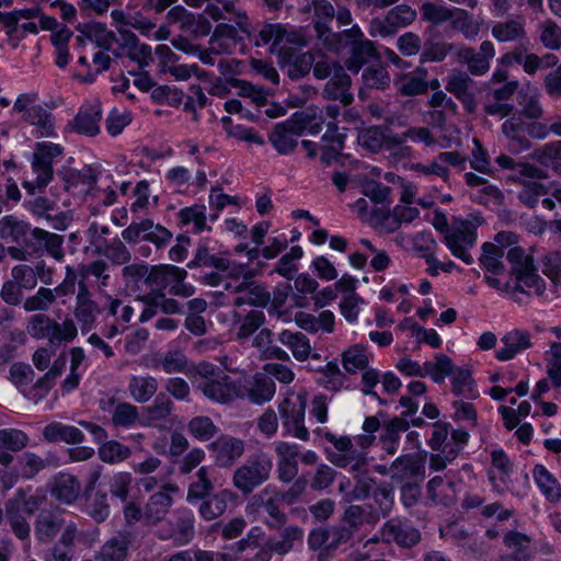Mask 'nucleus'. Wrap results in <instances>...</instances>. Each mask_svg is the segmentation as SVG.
Wrapping results in <instances>:
<instances>
[{
	"instance_id": "53",
	"label": "nucleus",
	"mask_w": 561,
	"mask_h": 561,
	"mask_svg": "<svg viewBox=\"0 0 561 561\" xmlns=\"http://www.w3.org/2000/svg\"><path fill=\"white\" fill-rule=\"evenodd\" d=\"M252 344L262 352L265 358H275L283 362L290 359L285 350L273 344V332L270 329H262L253 339Z\"/></svg>"
},
{
	"instance_id": "32",
	"label": "nucleus",
	"mask_w": 561,
	"mask_h": 561,
	"mask_svg": "<svg viewBox=\"0 0 561 561\" xmlns=\"http://www.w3.org/2000/svg\"><path fill=\"white\" fill-rule=\"evenodd\" d=\"M503 542L512 553L501 558V561H531L534 553L530 549L531 538L520 531L511 530L504 535Z\"/></svg>"
},
{
	"instance_id": "35",
	"label": "nucleus",
	"mask_w": 561,
	"mask_h": 561,
	"mask_svg": "<svg viewBox=\"0 0 561 561\" xmlns=\"http://www.w3.org/2000/svg\"><path fill=\"white\" fill-rule=\"evenodd\" d=\"M34 127V135L37 138H49L55 136V118L54 115L42 105H31L24 118Z\"/></svg>"
},
{
	"instance_id": "2",
	"label": "nucleus",
	"mask_w": 561,
	"mask_h": 561,
	"mask_svg": "<svg viewBox=\"0 0 561 561\" xmlns=\"http://www.w3.org/2000/svg\"><path fill=\"white\" fill-rule=\"evenodd\" d=\"M332 43L336 49H328L331 53L340 54L344 49H348L350 55L345 60V66L354 73H357L371 60L379 58L375 44L365 37L357 24L339 32V36Z\"/></svg>"
},
{
	"instance_id": "18",
	"label": "nucleus",
	"mask_w": 561,
	"mask_h": 561,
	"mask_svg": "<svg viewBox=\"0 0 561 561\" xmlns=\"http://www.w3.org/2000/svg\"><path fill=\"white\" fill-rule=\"evenodd\" d=\"M305 131V125L288 119L275 125L268 135V140L279 154L291 153L298 142L297 138Z\"/></svg>"
},
{
	"instance_id": "21",
	"label": "nucleus",
	"mask_w": 561,
	"mask_h": 561,
	"mask_svg": "<svg viewBox=\"0 0 561 561\" xmlns=\"http://www.w3.org/2000/svg\"><path fill=\"white\" fill-rule=\"evenodd\" d=\"M198 390L211 401L228 403L239 396L234 381L225 373L211 380H199Z\"/></svg>"
},
{
	"instance_id": "27",
	"label": "nucleus",
	"mask_w": 561,
	"mask_h": 561,
	"mask_svg": "<svg viewBox=\"0 0 561 561\" xmlns=\"http://www.w3.org/2000/svg\"><path fill=\"white\" fill-rule=\"evenodd\" d=\"M65 519L57 510H43L34 524L35 537L41 543L51 542L64 528Z\"/></svg>"
},
{
	"instance_id": "19",
	"label": "nucleus",
	"mask_w": 561,
	"mask_h": 561,
	"mask_svg": "<svg viewBox=\"0 0 561 561\" xmlns=\"http://www.w3.org/2000/svg\"><path fill=\"white\" fill-rule=\"evenodd\" d=\"M516 236L512 232H499L495 236V241L499 243L485 242L482 244V253L479 257L480 265L489 273L499 275L505 270L502 257L505 255V248L503 242L513 243Z\"/></svg>"
},
{
	"instance_id": "23",
	"label": "nucleus",
	"mask_w": 561,
	"mask_h": 561,
	"mask_svg": "<svg viewBox=\"0 0 561 561\" xmlns=\"http://www.w3.org/2000/svg\"><path fill=\"white\" fill-rule=\"evenodd\" d=\"M102 312V308L92 298V294L87 285L78 287L76 297L75 318L81 325L82 332L92 330L98 316Z\"/></svg>"
},
{
	"instance_id": "43",
	"label": "nucleus",
	"mask_w": 561,
	"mask_h": 561,
	"mask_svg": "<svg viewBox=\"0 0 561 561\" xmlns=\"http://www.w3.org/2000/svg\"><path fill=\"white\" fill-rule=\"evenodd\" d=\"M194 523V514L190 510L181 508L176 512L175 522L172 523L173 543L175 546H185L193 540L195 535Z\"/></svg>"
},
{
	"instance_id": "40",
	"label": "nucleus",
	"mask_w": 561,
	"mask_h": 561,
	"mask_svg": "<svg viewBox=\"0 0 561 561\" xmlns=\"http://www.w3.org/2000/svg\"><path fill=\"white\" fill-rule=\"evenodd\" d=\"M503 347L497 350L499 360H510L519 352L530 347V335L527 331L513 330L502 337Z\"/></svg>"
},
{
	"instance_id": "20",
	"label": "nucleus",
	"mask_w": 561,
	"mask_h": 561,
	"mask_svg": "<svg viewBox=\"0 0 561 561\" xmlns=\"http://www.w3.org/2000/svg\"><path fill=\"white\" fill-rule=\"evenodd\" d=\"M473 83L468 72L458 69H453L446 79L445 89L462 103L468 113L477 110L476 96L471 91Z\"/></svg>"
},
{
	"instance_id": "64",
	"label": "nucleus",
	"mask_w": 561,
	"mask_h": 561,
	"mask_svg": "<svg viewBox=\"0 0 561 561\" xmlns=\"http://www.w3.org/2000/svg\"><path fill=\"white\" fill-rule=\"evenodd\" d=\"M538 161L561 175V140L546 144L536 152Z\"/></svg>"
},
{
	"instance_id": "15",
	"label": "nucleus",
	"mask_w": 561,
	"mask_h": 561,
	"mask_svg": "<svg viewBox=\"0 0 561 561\" xmlns=\"http://www.w3.org/2000/svg\"><path fill=\"white\" fill-rule=\"evenodd\" d=\"M382 540L401 548H412L421 540L420 530L407 519L392 518L381 528Z\"/></svg>"
},
{
	"instance_id": "11",
	"label": "nucleus",
	"mask_w": 561,
	"mask_h": 561,
	"mask_svg": "<svg viewBox=\"0 0 561 561\" xmlns=\"http://www.w3.org/2000/svg\"><path fill=\"white\" fill-rule=\"evenodd\" d=\"M477 238L476 228L469 222H461L459 226L451 228V231H447L444 242L454 256L470 265L473 263V257L468 253V250L474 247Z\"/></svg>"
},
{
	"instance_id": "17",
	"label": "nucleus",
	"mask_w": 561,
	"mask_h": 561,
	"mask_svg": "<svg viewBox=\"0 0 561 561\" xmlns=\"http://www.w3.org/2000/svg\"><path fill=\"white\" fill-rule=\"evenodd\" d=\"M136 531L122 529L106 540L95 556L96 561H126L129 548L136 541Z\"/></svg>"
},
{
	"instance_id": "39",
	"label": "nucleus",
	"mask_w": 561,
	"mask_h": 561,
	"mask_svg": "<svg viewBox=\"0 0 561 561\" xmlns=\"http://www.w3.org/2000/svg\"><path fill=\"white\" fill-rule=\"evenodd\" d=\"M428 499L436 505L450 506L456 501V484L443 477L432 478L426 485Z\"/></svg>"
},
{
	"instance_id": "7",
	"label": "nucleus",
	"mask_w": 561,
	"mask_h": 561,
	"mask_svg": "<svg viewBox=\"0 0 561 561\" xmlns=\"http://www.w3.org/2000/svg\"><path fill=\"white\" fill-rule=\"evenodd\" d=\"M172 232L165 227L154 224L151 219H142L131 222L122 231V238L129 244L138 243L140 240L150 242L161 249L172 240Z\"/></svg>"
},
{
	"instance_id": "58",
	"label": "nucleus",
	"mask_w": 561,
	"mask_h": 561,
	"mask_svg": "<svg viewBox=\"0 0 561 561\" xmlns=\"http://www.w3.org/2000/svg\"><path fill=\"white\" fill-rule=\"evenodd\" d=\"M458 47L453 43L437 41L435 38H428L423 46L421 53V62L443 61L451 51L457 50Z\"/></svg>"
},
{
	"instance_id": "41",
	"label": "nucleus",
	"mask_w": 561,
	"mask_h": 561,
	"mask_svg": "<svg viewBox=\"0 0 561 561\" xmlns=\"http://www.w3.org/2000/svg\"><path fill=\"white\" fill-rule=\"evenodd\" d=\"M428 72L425 68L419 67L410 73H405L397 81V89L401 95L414 96L427 92Z\"/></svg>"
},
{
	"instance_id": "44",
	"label": "nucleus",
	"mask_w": 561,
	"mask_h": 561,
	"mask_svg": "<svg viewBox=\"0 0 561 561\" xmlns=\"http://www.w3.org/2000/svg\"><path fill=\"white\" fill-rule=\"evenodd\" d=\"M278 341L290 350L294 358L298 362L306 360L311 353L309 339L300 331L283 330L278 334Z\"/></svg>"
},
{
	"instance_id": "25",
	"label": "nucleus",
	"mask_w": 561,
	"mask_h": 561,
	"mask_svg": "<svg viewBox=\"0 0 561 561\" xmlns=\"http://www.w3.org/2000/svg\"><path fill=\"white\" fill-rule=\"evenodd\" d=\"M275 454L277 456V476L282 482H290L298 474L299 447L288 442H276Z\"/></svg>"
},
{
	"instance_id": "42",
	"label": "nucleus",
	"mask_w": 561,
	"mask_h": 561,
	"mask_svg": "<svg viewBox=\"0 0 561 561\" xmlns=\"http://www.w3.org/2000/svg\"><path fill=\"white\" fill-rule=\"evenodd\" d=\"M77 30L89 41L96 44L98 47L110 50L117 37L114 32L107 30L106 25L100 22L79 24Z\"/></svg>"
},
{
	"instance_id": "4",
	"label": "nucleus",
	"mask_w": 561,
	"mask_h": 561,
	"mask_svg": "<svg viewBox=\"0 0 561 561\" xmlns=\"http://www.w3.org/2000/svg\"><path fill=\"white\" fill-rule=\"evenodd\" d=\"M511 264V273L518 283L534 289V294L540 296L546 289L545 280L536 273L534 260L522 247H513L505 253Z\"/></svg>"
},
{
	"instance_id": "52",
	"label": "nucleus",
	"mask_w": 561,
	"mask_h": 561,
	"mask_svg": "<svg viewBox=\"0 0 561 561\" xmlns=\"http://www.w3.org/2000/svg\"><path fill=\"white\" fill-rule=\"evenodd\" d=\"M233 322L238 324L237 339L250 337L265 322V314L261 310H251L244 317L234 312Z\"/></svg>"
},
{
	"instance_id": "3",
	"label": "nucleus",
	"mask_w": 561,
	"mask_h": 561,
	"mask_svg": "<svg viewBox=\"0 0 561 561\" xmlns=\"http://www.w3.org/2000/svg\"><path fill=\"white\" fill-rule=\"evenodd\" d=\"M64 149L58 144L48 141L37 142L33 152L32 171L35 173L34 180H25L22 186L28 195H33L34 190L42 192L53 180V161L62 153Z\"/></svg>"
},
{
	"instance_id": "12",
	"label": "nucleus",
	"mask_w": 561,
	"mask_h": 561,
	"mask_svg": "<svg viewBox=\"0 0 561 561\" xmlns=\"http://www.w3.org/2000/svg\"><path fill=\"white\" fill-rule=\"evenodd\" d=\"M494 45L490 41L481 43L479 50L466 45L457 49V61L467 65L469 73L472 76H483L490 69V60L494 57Z\"/></svg>"
},
{
	"instance_id": "62",
	"label": "nucleus",
	"mask_w": 561,
	"mask_h": 561,
	"mask_svg": "<svg viewBox=\"0 0 561 561\" xmlns=\"http://www.w3.org/2000/svg\"><path fill=\"white\" fill-rule=\"evenodd\" d=\"M54 328V319L45 313H36L30 318L26 332L34 339L48 340L51 343V330Z\"/></svg>"
},
{
	"instance_id": "54",
	"label": "nucleus",
	"mask_w": 561,
	"mask_h": 561,
	"mask_svg": "<svg viewBox=\"0 0 561 561\" xmlns=\"http://www.w3.org/2000/svg\"><path fill=\"white\" fill-rule=\"evenodd\" d=\"M451 391L455 396L466 400H472L479 396L470 370L465 368L456 369L451 379Z\"/></svg>"
},
{
	"instance_id": "26",
	"label": "nucleus",
	"mask_w": 561,
	"mask_h": 561,
	"mask_svg": "<svg viewBox=\"0 0 561 561\" xmlns=\"http://www.w3.org/2000/svg\"><path fill=\"white\" fill-rule=\"evenodd\" d=\"M0 239L28 247L34 239V229L28 222L12 215L4 216L0 219Z\"/></svg>"
},
{
	"instance_id": "36",
	"label": "nucleus",
	"mask_w": 561,
	"mask_h": 561,
	"mask_svg": "<svg viewBox=\"0 0 561 561\" xmlns=\"http://www.w3.org/2000/svg\"><path fill=\"white\" fill-rule=\"evenodd\" d=\"M344 138L345 135L339 131V127L334 122L327 124V130L319 144L320 158L323 162L330 163L341 154L344 147Z\"/></svg>"
},
{
	"instance_id": "46",
	"label": "nucleus",
	"mask_w": 561,
	"mask_h": 561,
	"mask_svg": "<svg viewBox=\"0 0 561 561\" xmlns=\"http://www.w3.org/2000/svg\"><path fill=\"white\" fill-rule=\"evenodd\" d=\"M44 438L48 442H65L67 444L81 443L84 439L83 433L76 426L54 422L45 426Z\"/></svg>"
},
{
	"instance_id": "24",
	"label": "nucleus",
	"mask_w": 561,
	"mask_h": 561,
	"mask_svg": "<svg viewBox=\"0 0 561 561\" xmlns=\"http://www.w3.org/2000/svg\"><path fill=\"white\" fill-rule=\"evenodd\" d=\"M501 129L512 152L519 153L530 149L531 141L527 137V122L520 114H512L503 122Z\"/></svg>"
},
{
	"instance_id": "63",
	"label": "nucleus",
	"mask_w": 561,
	"mask_h": 561,
	"mask_svg": "<svg viewBox=\"0 0 561 561\" xmlns=\"http://www.w3.org/2000/svg\"><path fill=\"white\" fill-rule=\"evenodd\" d=\"M188 433L201 442H207L215 437L218 433V427L208 416H195L187 424Z\"/></svg>"
},
{
	"instance_id": "30",
	"label": "nucleus",
	"mask_w": 561,
	"mask_h": 561,
	"mask_svg": "<svg viewBox=\"0 0 561 561\" xmlns=\"http://www.w3.org/2000/svg\"><path fill=\"white\" fill-rule=\"evenodd\" d=\"M236 493L229 489H222L199 500L198 514L207 522L221 517L227 508L229 501L236 499Z\"/></svg>"
},
{
	"instance_id": "60",
	"label": "nucleus",
	"mask_w": 561,
	"mask_h": 561,
	"mask_svg": "<svg viewBox=\"0 0 561 561\" xmlns=\"http://www.w3.org/2000/svg\"><path fill=\"white\" fill-rule=\"evenodd\" d=\"M174 403L163 392H160L153 400V402L145 408L148 422L154 423L165 421L172 413Z\"/></svg>"
},
{
	"instance_id": "16",
	"label": "nucleus",
	"mask_w": 561,
	"mask_h": 561,
	"mask_svg": "<svg viewBox=\"0 0 561 561\" xmlns=\"http://www.w3.org/2000/svg\"><path fill=\"white\" fill-rule=\"evenodd\" d=\"M178 491L176 485L165 483L148 499L144 508V519L148 525H157L164 519L173 504L172 494Z\"/></svg>"
},
{
	"instance_id": "13",
	"label": "nucleus",
	"mask_w": 561,
	"mask_h": 561,
	"mask_svg": "<svg viewBox=\"0 0 561 561\" xmlns=\"http://www.w3.org/2000/svg\"><path fill=\"white\" fill-rule=\"evenodd\" d=\"M254 272L250 268L245 271L242 279V290L240 294L234 295L230 299V305L233 307H241L250 305L254 307L264 308L271 301V294L259 280L253 279Z\"/></svg>"
},
{
	"instance_id": "22",
	"label": "nucleus",
	"mask_w": 561,
	"mask_h": 561,
	"mask_svg": "<svg viewBox=\"0 0 561 561\" xmlns=\"http://www.w3.org/2000/svg\"><path fill=\"white\" fill-rule=\"evenodd\" d=\"M101 119V103L85 104L80 107L73 119L69 122L68 128L77 134L93 137L100 133Z\"/></svg>"
},
{
	"instance_id": "50",
	"label": "nucleus",
	"mask_w": 561,
	"mask_h": 561,
	"mask_svg": "<svg viewBox=\"0 0 561 561\" xmlns=\"http://www.w3.org/2000/svg\"><path fill=\"white\" fill-rule=\"evenodd\" d=\"M275 382L265 374H256L248 389L249 399L256 404L268 402L275 394Z\"/></svg>"
},
{
	"instance_id": "6",
	"label": "nucleus",
	"mask_w": 561,
	"mask_h": 561,
	"mask_svg": "<svg viewBox=\"0 0 561 561\" xmlns=\"http://www.w3.org/2000/svg\"><path fill=\"white\" fill-rule=\"evenodd\" d=\"M307 394L299 392L295 398L286 397L278 405L283 427L295 437L307 442L309 432L305 426Z\"/></svg>"
},
{
	"instance_id": "14",
	"label": "nucleus",
	"mask_w": 561,
	"mask_h": 561,
	"mask_svg": "<svg viewBox=\"0 0 561 561\" xmlns=\"http://www.w3.org/2000/svg\"><path fill=\"white\" fill-rule=\"evenodd\" d=\"M215 465L219 468H231L242 457L245 450L243 439L221 435L208 446Z\"/></svg>"
},
{
	"instance_id": "28",
	"label": "nucleus",
	"mask_w": 561,
	"mask_h": 561,
	"mask_svg": "<svg viewBox=\"0 0 561 561\" xmlns=\"http://www.w3.org/2000/svg\"><path fill=\"white\" fill-rule=\"evenodd\" d=\"M351 85V77L346 73L344 67H337V72H334V76L325 83L322 96L327 100L339 101L344 106H348L354 101Z\"/></svg>"
},
{
	"instance_id": "56",
	"label": "nucleus",
	"mask_w": 561,
	"mask_h": 561,
	"mask_svg": "<svg viewBox=\"0 0 561 561\" xmlns=\"http://www.w3.org/2000/svg\"><path fill=\"white\" fill-rule=\"evenodd\" d=\"M4 513L13 534L21 540L28 539L31 527L18 504L15 502H5Z\"/></svg>"
},
{
	"instance_id": "5",
	"label": "nucleus",
	"mask_w": 561,
	"mask_h": 561,
	"mask_svg": "<svg viewBox=\"0 0 561 561\" xmlns=\"http://www.w3.org/2000/svg\"><path fill=\"white\" fill-rule=\"evenodd\" d=\"M304 13H311V24L317 38L327 49H336L332 43L339 36L330 24L335 18V9L329 0H310L302 9Z\"/></svg>"
},
{
	"instance_id": "38",
	"label": "nucleus",
	"mask_w": 561,
	"mask_h": 561,
	"mask_svg": "<svg viewBox=\"0 0 561 561\" xmlns=\"http://www.w3.org/2000/svg\"><path fill=\"white\" fill-rule=\"evenodd\" d=\"M533 477L536 485L548 502L558 503L561 500V484L543 465H535Z\"/></svg>"
},
{
	"instance_id": "31",
	"label": "nucleus",
	"mask_w": 561,
	"mask_h": 561,
	"mask_svg": "<svg viewBox=\"0 0 561 561\" xmlns=\"http://www.w3.org/2000/svg\"><path fill=\"white\" fill-rule=\"evenodd\" d=\"M391 479L404 482L424 477V463L415 455L407 454L398 457L390 466Z\"/></svg>"
},
{
	"instance_id": "37",
	"label": "nucleus",
	"mask_w": 561,
	"mask_h": 561,
	"mask_svg": "<svg viewBox=\"0 0 561 561\" xmlns=\"http://www.w3.org/2000/svg\"><path fill=\"white\" fill-rule=\"evenodd\" d=\"M78 287L87 285L89 280L92 278L95 280L98 288L103 289L108 286V280L111 278L110 275V264L103 260L98 259L87 264L79 265L78 268Z\"/></svg>"
},
{
	"instance_id": "49",
	"label": "nucleus",
	"mask_w": 561,
	"mask_h": 561,
	"mask_svg": "<svg viewBox=\"0 0 561 561\" xmlns=\"http://www.w3.org/2000/svg\"><path fill=\"white\" fill-rule=\"evenodd\" d=\"M245 271H248L247 265L237 264L234 262L229 264V268L221 271L225 273V280H222L220 286L224 287L227 294L221 291L219 294L226 298V301H228L229 305L231 297L240 294L242 290V279L245 275Z\"/></svg>"
},
{
	"instance_id": "51",
	"label": "nucleus",
	"mask_w": 561,
	"mask_h": 561,
	"mask_svg": "<svg viewBox=\"0 0 561 561\" xmlns=\"http://www.w3.org/2000/svg\"><path fill=\"white\" fill-rule=\"evenodd\" d=\"M80 493V483L70 474H61L53 485L51 494L59 502L70 504L75 502Z\"/></svg>"
},
{
	"instance_id": "1",
	"label": "nucleus",
	"mask_w": 561,
	"mask_h": 561,
	"mask_svg": "<svg viewBox=\"0 0 561 561\" xmlns=\"http://www.w3.org/2000/svg\"><path fill=\"white\" fill-rule=\"evenodd\" d=\"M273 468V456L268 451L257 449L250 453L234 469L231 478L232 485L243 496H249L271 479Z\"/></svg>"
},
{
	"instance_id": "61",
	"label": "nucleus",
	"mask_w": 561,
	"mask_h": 561,
	"mask_svg": "<svg viewBox=\"0 0 561 561\" xmlns=\"http://www.w3.org/2000/svg\"><path fill=\"white\" fill-rule=\"evenodd\" d=\"M455 371L453 360L445 354H437L435 362H425V376H430L437 383H442Z\"/></svg>"
},
{
	"instance_id": "9",
	"label": "nucleus",
	"mask_w": 561,
	"mask_h": 561,
	"mask_svg": "<svg viewBox=\"0 0 561 561\" xmlns=\"http://www.w3.org/2000/svg\"><path fill=\"white\" fill-rule=\"evenodd\" d=\"M280 503V491L275 486L267 485L251 496L247 508L252 511L263 510L270 517L266 525L270 528L278 529L286 524V515L279 508Z\"/></svg>"
},
{
	"instance_id": "33",
	"label": "nucleus",
	"mask_w": 561,
	"mask_h": 561,
	"mask_svg": "<svg viewBox=\"0 0 561 561\" xmlns=\"http://www.w3.org/2000/svg\"><path fill=\"white\" fill-rule=\"evenodd\" d=\"M409 426L410 422L404 417H393L382 425L379 443L388 456H393L398 451L400 434L407 432Z\"/></svg>"
},
{
	"instance_id": "48",
	"label": "nucleus",
	"mask_w": 561,
	"mask_h": 561,
	"mask_svg": "<svg viewBox=\"0 0 561 561\" xmlns=\"http://www.w3.org/2000/svg\"><path fill=\"white\" fill-rule=\"evenodd\" d=\"M158 390V380L151 376H133L128 382L130 397L139 403L148 402Z\"/></svg>"
},
{
	"instance_id": "57",
	"label": "nucleus",
	"mask_w": 561,
	"mask_h": 561,
	"mask_svg": "<svg viewBox=\"0 0 561 561\" xmlns=\"http://www.w3.org/2000/svg\"><path fill=\"white\" fill-rule=\"evenodd\" d=\"M301 528L298 526H289L280 531V539L268 538L266 542L273 553L285 556L294 548L295 541H301Z\"/></svg>"
},
{
	"instance_id": "10",
	"label": "nucleus",
	"mask_w": 561,
	"mask_h": 561,
	"mask_svg": "<svg viewBox=\"0 0 561 561\" xmlns=\"http://www.w3.org/2000/svg\"><path fill=\"white\" fill-rule=\"evenodd\" d=\"M417 13L408 4H398L387 12L385 19L370 22V35L387 37L397 33L398 28L412 24Z\"/></svg>"
},
{
	"instance_id": "45",
	"label": "nucleus",
	"mask_w": 561,
	"mask_h": 561,
	"mask_svg": "<svg viewBox=\"0 0 561 561\" xmlns=\"http://www.w3.org/2000/svg\"><path fill=\"white\" fill-rule=\"evenodd\" d=\"M380 220L388 232L398 230L401 224H410L420 216L416 207L397 205L391 211H380Z\"/></svg>"
},
{
	"instance_id": "29",
	"label": "nucleus",
	"mask_w": 561,
	"mask_h": 561,
	"mask_svg": "<svg viewBox=\"0 0 561 561\" xmlns=\"http://www.w3.org/2000/svg\"><path fill=\"white\" fill-rule=\"evenodd\" d=\"M182 268L172 264H159L151 266V273L148 276V286L150 293L147 296L162 297L169 293L175 277L182 276Z\"/></svg>"
},
{
	"instance_id": "47",
	"label": "nucleus",
	"mask_w": 561,
	"mask_h": 561,
	"mask_svg": "<svg viewBox=\"0 0 561 561\" xmlns=\"http://www.w3.org/2000/svg\"><path fill=\"white\" fill-rule=\"evenodd\" d=\"M213 490L214 483L210 479L209 469L201 467L195 474V479L188 485L186 501L195 505L199 500L211 494Z\"/></svg>"
},
{
	"instance_id": "8",
	"label": "nucleus",
	"mask_w": 561,
	"mask_h": 561,
	"mask_svg": "<svg viewBox=\"0 0 561 561\" xmlns=\"http://www.w3.org/2000/svg\"><path fill=\"white\" fill-rule=\"evenodd\" d=\"M24 207L34 217L45 220L50 228L56 230H66L72 220L67 211L59 209L55 201L46 196L35 195V192L24 201Z\"/></svg>"
},
{
	"instance_id": "59",
	"label": "nucleus",
	"mask_w": 561,
	"mask_h": 561,
	"mask_svg": "<svg viewBox=\"0 0 561 561\" xmlns=\"http://www.w3.org/2000/svg\"><path fill=\"white\" fill-rule=\"evenodd\" d=\"M178 215L182 225H193L192 231L194 233H201L204 230H210V227H207L206 225L205 205L195 204L193 206L182 208Z\"/></svg>"
},
{
	"instance_id": "55",
	"label": "nucleus",
	"mask_w": 561,
	"mask_h": 561,
	"mask_svg": "<svg viewBox=\"0 0 561 561\" xmlns=\"http://www.w3.org/2000/svg\"><path fill=\"white\" fill-rule=\"evenodd\" d=\"M369 356L366 348L359 344L353 345L342 353L343 368L350 374L364 371L368 368Z\"/></svg>"
},
{
	"instance_id": "34",
	"label": "nucleus",
	"mask_w": 561,
	"mask_h": 561,
	"mask_svg": "<svg viewBox=\"0 0 561 561\" xmlns=\"http://www.w3.org/2000/svg\"><path fill=\"white\" fill-rule=\"evenodd\" d=\"M491 34L501 43H528L525 20L523 18L510 19L494 23L491 28Z\"/></svg>"
}]
</instances>
